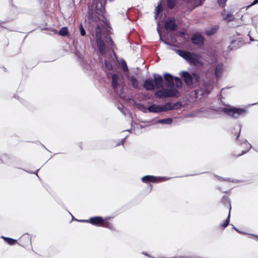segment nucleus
<instances>
[{
	"label": "nucleus",
	"instance_id": "obj_23",
	"mask_svg": "<svg viewBox=\"0 0 258 258\" xmlns=\"http://www.w3.org/2000/svg\"><path fill=\"white\" fill-rule=\"evenodd\" d=\"M161 112L174 109V107H173L172 104L170 102L166 103L164 105H161Z\"/></svg>",
	"mask_w": 258,
	"mask_h": 258
},
{
	"label": "nucleus",
	"instance_id": "obj_17",
	"mask_svg": "<svg viewBox=\"0 0 258 258\" xmlns=\"http://www.w3.org/2000/svg\"><path fill=\"white\" fill-rule=\"evenodd\" d=\"M20 241L23 243L21 245L24 247L26 245L31 243V238L30 235L26 233L20 238Z\"/></svg>",
	"mask_w": 258,
	"mask_h": 258
},
{
	"label": "nucleus",
	"instance_id": "obj_53",
	"mask_svg": "<svg viewBox=\"0 0 258 258\" xmlns=\"http://www.w3.org/2000/svg\"><path fill=\"white\" fill-rule=\"evenodd\" d=\"M249 39H250V41H257L258 40H255L252 37H251L250 36H249Z\"/></svg>",
	"mask_w": 258,
	"mask_h": 258
},
{
	"label": "nucleus",
	"instance_id": "obj_47",
	"mask_svg": "<svg viewBox=\"0 0 258 258\" xmlns=\"http://www.w3.org/2000/svg\"><path fill=\"white\" fill-rule=\"evenodd\" d=\"M181 81L180 79L177 77H173V81L174 82H178V81Z\"/></svg>",
	"mask_w": 258,
	"mask_h": 258
},
{
	"label": "nucleus",
	"instance_id": "obj_32",
	"mask_svg": "<svg viewBox=\"0 0 258 258\" xmlns=\"http://www.w3.org/2000/svg\"><path fill=\"white\" fill-rule=\"evenodd\" d=\"M217 28L214 27L211 29H208L206 31V34L208 36H211L214 35L217 31Z\"/></svg>",
	"mask_w": 258,
	"mask_h": 258
},
{
	"label": "nucleus",
	"instance_id": "obj_22",
	"mask_svg": "<svg viewBox=\"0 0 258 258\" xmlns=\"http://www.w3.org/2000/svg\"><path fill=\"white\" fill-rule=\"evenodd\" d=\"M112 79V86L114 89H115L118 85V76L113 74L111 76Z\"/></svg>",
	"mask_w": 258,
	"mask_h": 258
},
{
	"label": "nucleus",
	"instance_id": "obj_1",
	"mask_svg": "<svg viewBox=\"0 0 258 258\" xmlns=\"http://www.w3.org/2000/svg\"><path fill=\"white\" fill-rule=\"evenodd\" d=\"M106 2V0H93L92 5L89 7L88 19L93 22L97 19L103 21Z\"/></svg>",
	"mask_w": 258,
	"mask_h": 258
},
{
	"label": "nucleus",
	"instance_id": "obj_37",
	"mask_svg": "<svg viewBox=\"0 0 258 258\" xmlns=\"http://www.w3.org/2000/svg\"><path fill=\"white\" fill-rule=\"evenodd\" d=\"M101 226H102L103 227L109 228L110 229H111L113 227L111 224H110V223H109L108 222H105L104 221V223L102 224Z\"/></svg>",
	"mask_w": 258,
	"mask_h": 258
},
{
	"label": "nucleus",
	"instance_id": "obj_4",
	"mask_svg": "<svg viewBox=\"0 0 258 258\" xmlns=\"http://www.w3.org/2000/svg\"><path fill=\"white\" fill-rule=\"evenodd\" d=\"M101 28L99 26H97L95 29L96 35V42L98 51L101 55L105 54V47L108 44H109V41L108 40V43L106 42L107 37H111L110 36H107L104 39H102L101 34Z\"/></svg>",
	"mask_w": 258,
	"mask_h": 258
},
{
	"label": "nucleus",
	"instance_id": "obj_8",
	"mask_svg": "<svg viewBox=\"0 0 258 258\" xmlns=\"http://www.w3.org/2000/svg\"><path fill=\"white\" fill-rule=\"evenodd\" d=\"M225 67L223 62L218 63L214 68V75L216 81H218L222 76Z\"/></svg>",
	"mask_w": 258,
	"mask_h": 258
},
{
	"label": "nucleus",
	"instance_id": "obj_54",
	"mask_svg": "<svg viewBox=\"0 0 258 258\" xmlns=\"http://www.w3.org/2000/svg\"><path fill=\"white\" fill-rule=\"evenodd\" d=\"M234 228L236 231H238V229L236 227H234Z\"/></svg>",
	"mask_w": 258,
	"mask_h": 258
},
{
	"label": "nucleus",
	"instance_id": "obj_55",
	"mask_svg": "<svg viewBox=\"0 0 258 258\" xmlns=\"http://www.w3.org/2000/svg\"><path fill=\"white\" fill-rule=\"evenodd\" d=\"M255 104H258V103H255Z\"/></svg>",
	"mask_w": 258,
	"mask_h": 258
},
{
	"label": "nucleus",
	"instance_id": "obj_35",
	"mask_svg": "<svg viewBox=\"0 0 258 258\" xmlns=\"http://www.w3.org/2000/svg\"><path fill=\"white\" fill-rule=\"evenodd\" d=\"M162 11V6H161V4H159L157 7H156V9H155V18L156 19L158 15L159 14V13L161 12V11Z\"/></svg>",
	"mask_w": 258,
	"mask_h": 258
},
{
	"label": "nucleus",
	"instance_id": "obj_46",
	"mask_svg": "<svg viewBox=\"0 0 258 258\" xmlns=\"http://www.w3.org/2000/svg\"><path fill=\"white\" fill-rule=\"evenodd\" d=\"M142 253L143 254V255H145L146 256H147L148 257H153V258H155L154 257H153L151 255H150L149 254H148L147 252H142Z\"/></svg>",
	"mask_w": 258,
	"mask_h": 258
},
{
	"label": "nucleus",
	"instance_id": "obj_11",
	"mask_svg": "<svg viewBox=\"0 0 258 258\" xmlns=\"http://www.w3.org/2000/svg\"><path fill=\"white\" fill-rule=\"evenodd\" d=\"M154 83L156 89H160L163 87L164 80L162 77L157 74H153Z\"/></svg>",
	"mask_w": 258,
	"mask_h": 258
},
{
	"label": "nucleus",
	"instance_id": "obj_2",
	"mask_svg": "<svg viewBox=\"0 0 258 258\" xmlns=\"http://www.w3.org/2000/svg\"><path fill=\"white\" fill-rule=\"evenodd\" d=\"M109 41L105 47V54L102 55L106 57L104 61V65L106 69L109 71L113 70V66L116 64L117 61V57L114 51V44L111 37H107L106 42Z\"/></svg>",
	"mask_w": 258,
	"mask_h": 258
},
{
	"label": "nucleus",
	"instance_id": "obj_45",
	"mask_svg": "<svg viewBox=\"0 0 258 258\" xmlns=\"http://www.w3.org/2000/svg\"><path fill=\"white\" fill-rule=\"evenodd\" d=\"M251 237L258 241V235L255 234H250Z\"/></svg>",
	"mask_w": 258,
	"mask_h": 258
},
{
	"label": "nucleus",
	"instance_id": "obj_12",
	"mask_svg": "<svg viewBox=\"0 0 258 258\" xmlns=\"http://www.w3.org/2000/svg\"><path fill=\"white\" fill-rule=\"evenodd\" d=\"M104 223V219L101 216H96L91 217L89 219V223L96 226H101L102 224Z\"/></svg>",
	"mask_w": 258,
	"mask_h": 258
},
{
	"label": "nucleus",
	"instance_id": "obj_20",
	"mask_svg": "<svg viewBox=\"0 0 258 258\" xmlns=\"http://www.w3.org/2000/svg\"><path fill=\"white\" fill-rule=\"evenodd\" d=\"M161 105L153 104L149 106L148 110L149 112L159 113L161 112Z\"/></svg>",
	"mask_w": 258,
	"mask_h": 258
},
{
	"label": "nucleus",
	"instance_id": "obj_49",
	"mask_svg": "<svg viewBox=\"0 0 258 258\" xmlns=\"http://www.w3.org/2000/svg\"><path fill=\"white\" fill-rule=\"evenodd\" d=\"M237 232H239V233H242V234H247V233H245V232H242V231H239V230H238V231H237ZM248 234L249 235V237H250V238H252L251 237L250 235V234Z\"/></svg>",
	"mask_w": 258,
	"mask_h": 258
},
{
	"label": "nucleus",
	"instance_id": "obj_41",
	"mask_svg": "<svg viewBox=\"0 0 258 258\" xmlns=\"http://www.w3.org/2000/svg\"><path fill=\"white\" fill-rule=\"evenodd\" d=\"M157 31H158V33H159V35L160 36V40L161 41H162L164 44H168V43L166 41H165V40H164L162 39V36H161V33L160 29L159 28H157Z\"/></svg>",
	"mask_w": 258,
	"mask_h": 258
},
{
	"label": "nucleus",
	"instance_id": "obj_38",
	"mask_svg": "<svg viewBox=\"0 0 258 258\" xmlns=\"http://www.w3.org/2000/svg\"><path fill=\"white\" fill-rule=\"evenodd\" d=\"M227 1V0H218L219 5L222 7H225Z\"/></svg>",
	"mask_w": 258,
	"mask_h": 258
},
{
	"label": "nucleus",
	"instance_id": "obj_40",
	"mask_svg": "<svg viewBox=\"0 0 258 258\" xmlns=\"http://www.w3.org/2000/svg\"><path fill=\"white\" fill-rule=\"evenodd\" d=\"M236 127L237 130L238 131V134H237V135L236 136V139H237L240 134L241 125V124H238L237 125V126H236Z\"/></svg>",
	"mask_w": 258,
	"mask_h": 258
},
{
	"label": "nucleus",
	"instance_id": "obj_31",
	"mask_svg": "<svg viewBox=\"0 0 258 258\" xmlns=\"http://www.w3.org/2000/svg\"><path fill=\"white\" fill-rule=\"evenodd\" d=\"M68 28L63 27L59 30L58 34L60 36H64L68 35Z\"/></svg>",
	"mask_w": 258,
	"mask_h": 258
},
{
	"label": "nucleus",
	"instance_id": "obj_42",
	"mask_svg": "<svg viewBox=\"0 0 258 258\" xmlns=\"http://www.w3.org/2000/svg\"><path fill=\"white\" fill-rule=\"evenodd\" d=\"M80 33L82 36H85L86 34L85 30L84 29L81 24L80 25Z\"/></svg>",
	"mask_w": 258,
	"mask_h": 258
},
{
	"label": "nucleus",
	"instance_id": "obj_27",
	"mask_svg": "<svg viewBox=\"0 0 258 258\" xmlns=\"http://www.w3.org/2000/svg\"><path fill=\"white\" fill-rule=\"evenodd\" d=\"M128 80L131 82L134 88H138L139 87V82L135 76H132L130 77Z\"/></svg>",
	"mask_w": 258,
	"mask_h": 258
},
{
	"label": "nucleus",
	"instance_id": "obj_3",
	"mask_svg": "<svg viewBox=\"0 0 258 258\" xmlns=\"http://www.w3.org/2000/svg\"><path fill=\"white\" fill-rule=\"evenodd\" d=\"M225 106H228L229 107H221L214 109V110L219 113L221 112H224L226 114L234 118H237L239 117L245 116L247 113L246 109L244 108H238L235 107H232L225 104Z\"/></svg>",
	"mask_w": 258,
	"mask_h": 258
},
{
	"label": "nucleus",
	"instance_id": "obj_10",
	"mask_svg": "<svg viewBox=\"0 0 258 258\" xmlns=\"http://www.w3.org/2000/svg\"><path fill=\"white\" fill-rule=\"evenodd\" d=\"M164 27L165 29L169 32L173 31L177 28L174 19L168 18L165 22Z\"/></svg>",
	"mask_w": 258,
	"mask_h": 258
},
{
	"label": "nucleus",
	"instance_id": "obj_50",
	"mask_svg": "<svg viewBox=\"0 0 258 258\" xmlns=\"http://www.w3.org/2000/svg\"><path fill=\"white\" fill-rule=\"evenodd\" d=\"M258 3V0H254L252 3L251 5H254Z\"/></svg>",
	"mask_w": 258,
	"mask_h": 258
},
{
	"label": "nucleus",
	"instance_id": "obj_6",
	"mask_svg": "<svg viewBox=\"0 0 258 258\" xmlns=\"http://www.w3.org/2000/svg\"><path fill=\"white\" fill-rule=\"evenodd\" d=\"M181 75L184 79V82L188 85H192L194 81L198 82L200 79L199 76L196 73L190 74L186 71H182Z\"/></svg>",
	"mask_w": 258,
	"mask_h": 258
},
{
	"label": "nucleus",
	"instance_id": "obj_13",
	"mask_svg": "<svg viewBox=\"0 0 258 258\" xmlns=\"http://www.w3.org/2000/svg\"><path fill=\"white\" fill-rule=\"evenodd\" d=\"M166 83V86L172 88L174 87L173 77L171 74L166 73L164 74V79Z\"/></svg>",
	"mask_w": 258,
	"mask_h": 258
},
{
	"label": "nucleus",
	"instance_id": "obj_33",
	"mask_svg": "<svg viewBox=\"0 0 258 258\" xmlns=\"http://www.w3.org/2000/svg\"><path fill=\"white\" fill-rule=\"evenodd\" d=\"M164 89L157 91L155 93V96L160 98L164 97Z\"/></svg>",
	"mask_w": 258,
	"mask_h": 258
},
{
	"label": "nucleus",
	"instance_id": "obj_24",
	"mask_svg": "<svg viewBox=\"0 0 258 258\" xmlns=\"http://www.w3.org/2000/svg\"><path fill=\"white\" fill-rule=\"evenodd\" d=\"M243 143L246 145V150H242L241 153L236 155V157H239L241 155L245 154L251 149V145L249 143L247 142V140H244L243 141Z\"/></svg>",
	"mask_w": 258,
	"mask_h": 258
},
{
	"label": "nucleus",
	"instance_id": "obj_29",
	"mask_svg": "<svg viewBox=\"0 0 258 258\" xmlns=\"http://www.w3.org/2000/svg\"><path fill=\"white\" fill-rule=\"evenodd\" d=\"M230 212H229L228 217L223 224L220 225V227L222 229H225L228 225L230 222Z\"/></svg>",
	"mask_w": 258,
	"mask_h": 258
},
{
	"label": "nucleus",
	"instance_id": "obj_52",
	"mask_svg": "<svg viewBox=\"0 0 258 258\" xmlns=\"http://www.w3.org/2000/svg\"><path fill=\"white\" fill-rule=\"evenodd\" d=\"M118 109H119V110H120L122 113H124V112L123 109L122 108H121V107H118Z\"/></svg>",
	"mask_w": 258,
	"mask_h": 258
},
{
	"label": "nucleus",
	"instance_id": "obj_7",
	"mask_svg": "<svg viewBox=\"0 0 258 258\" xmlns=\"http://www.w3.org/2000/svg\"><path fill=\"white\" fill-rule=\"evenodd\" d=\"M171 179L170 177H161L155 176L153 175H145L141 178L143 182L148 183L149 182L152 183H159L164 181L168 180Z\"/></svg>",
	"mask_w": 258,
	"mask_h": 258
},
{
	"label": "nucleus",
	"instance_id": "obj_16",
	"mask_svg": "<svg viewBox=\"0 0 258 258\" xmlns=\"http://www.w3.org/2000/svg\"><path fill=\"white\" fill-rule=\"evenodd\" d=\"M164 97H175L178 94V91L176 89H164Z\"/></svg>",
	"mask_w": 258,
	"mask_h": 258
},
{
	"label": "nucleus",
	"instance_id": "obj_51",
	"mask_svg": "<svg viewBox=\"0 0 258 258\" xmlns=\"http://www.w3.org/2000/svg\"><path fill=\"white\" fill-rule=\"evenodd\" d=\"M39 170V169H38V170H37L36 171H35V172H29V173H32V174H36V175L38 177V174H37V172H38V170Z\"/></svg>",
	"mask_w": 258,
	"mask_h": 258
},
{
	"label": "nucleus",
	"instance_id": "obj_18",
	"mask_svg": "<svg viewBox=\"0 0 258 258\" xmlns=\"http://www.w3.org/2000/svg\"><path fill=\"white\" fill-rule=\"evenodd\" d=\"M222 16L223 20L226 22H230L234 21L235 18L231 13H227L226 10L222 13Z\"/></svg>",
	"mask_w": 258,
	"mask_h": 258
},
{
	"label": "nucleus",
	"instance_id": "obj_30",
	"mask_svg": "<svg viewBox=\"0 0 258 258\" xmlns=\"http://www.w3.org/2000/svg\"><path fill=\"white\" fill-rule=\"evenodd\" d=\"M167 7L170 9H172L176 4V0H166Z\"/></svg>",
	"mask_w": 258,
	"mask_h": 258
},
{
	"label": "nucleus",
	"instance_id": "obj_5",
	"mask_svg": "<svg viewBox=\"0 0 258 258\" xmlns=\"http://www.w3.org/2000/svg\"><path fill=\"white\" fill-rule=\"evenodd\" d=\"M176 53L180 56L187 61L189 63L197 64L199 63V57L194 53H191L182 49H177Z\"/></svg>",
	"mask_w": 258,
	"mask_h": 258
},
{
	"label": "nucleus",
	"instance_id": "obj_14",
	"mask_svg": "<svg viewBox=\"0 0 258 258\" xmlns=\"http://www.w3.org/2000/svg\"><path fill=\"white\" fill-rule=\"evenodd\" d=\"M143 86L147 91L153 90L156 88L152 78L146 79L144 81Z\"/></svg>",
	"mask_w": 258,
	"mask_h": 258
},
{
	"label": "nucleus",
	"instance_id": "obj_26",
	"mask_svg": "<svg viewBox=\"0 0 258 258\" xmlns=\"http://www.w3.org/2000/svg\"><path fill=\"white\" fill-rule=\"evenodd\" d=\"M172 121L173 119L170 117H168L167 118L159 119L157 120V122L161 124H170Z\"/></svg>",
	"mask_w": 258,
	"mask_h": 258
},
{
	"label": "nucleus",
	"instance_id": "obj_43",
	"mask_svg": "<svg viewBox=\"0 0 258 258\" xmlns=\"http://www.w3.org/2000/svg\"><path fill=\"white\" fill-rule=\"evenodd\" d=\"M182 84V82L181 81H180L176 82L174 83V86H175L176 88H179L181 87Z\"/></svg>",
	"mask_w": 258,
	"mask_h": 258
},
{
	"label": "nucleus",
	"instance_id": "obj_21",
	"mask_svg": "<svg viewBox=\"0 0 258 258\" xmlns=\"http://www.w3.org/2000/svg\"><path fill=\"white\" fill-rule=\"evenodd\" d=\"M214 176L217 178V180L219 181H229L231 182H234L236 183L238 182V181L236 179H233L231 178H224L223 177L214 175Z\"/></svg>",
	"mask_w": 258,
	"mask_h": 258
},
{
	"label": "nucleus",
	"instance_id": "obj_25",
	"mask_svg": "<svg viewBox=\"0 0 258 258\" xmlns=\"http://www.w3.org/2000/svg\"><path fill=\"white\" fill-rule=\"evenodd\" d=\"M1 238L3 239L7 243L11 245H14L17 243V240L13 239L12 238L5 237L4 236H1Z\"/></svg>",
	"mask_w": 258,
	"mask_h": 258
},
{
	"label": "nucleus",
	"instance_id": "obj_19",
	"mask_svg": "<svg viewBox=\"0 0 258 258\" xmlns=\"http://www.w3.org/2000/svg\"><path fill=\"white\" fill-rule=\"evenodd\" d=\"M242 43L240 40H233L228 46L229 49L232 50L240 48L242 45Z\"/></svg>",
	"mask_w": 258,
	"mask_h": 258
},
{
	"label": "nucleus",
	"instance_id": "obj_48",
	"mask_svg": "<svg viewBox=\"0 0 258 258\" xmlns=\"http://www.w3.org/2000/svg\"><path fill=\"white\" fill-rule=\"evenodd\" d=\"M78 221H80L81 222H85V223H89V219L88 220H77Z\"/></svg>",
	"mask_w": 258,
	"mask_h": 258
},
{
	"label": "nucleus",
	"instance_id": "obj_44",
	"mask_svg": "<svg viewBox=\"0 0 258 258\" xmlns=\"http://www.w3.org/2000/svg\"><path fill=\"white\" fill-rule=\"evenodd\" d=\"M127 136H126L125 138H124L123 139H122L121 140V141L119 143H118V144H117V146H119V145H123L124 142V141H125V140L126 138H127Z\"/></svg>",
	"mask_w": 258,
	"mask_h": 258
},
{
	"label": "nucleus",
	"instance_id": "obj_36",
	"mask_svg": "<svg viewBox=\"0 0 258 258\" xmlns=\"http://www.w3.org/2000/svg\"><path fill=\"white\" fill-rule=\"evenodd\" d=\"M120 64H121L122 68L124 71H127L128 70V68H127L126 63L123 59H122L121 60Z\"/></svg>",
	"mask_w": 258,
	"mask_h": 258
},
{
	"label": "nucleus",
	"instance_id": "obj_28",
	"mask_svg": "<svg viewBox=\"0 0 258 258\" xmlns=\"http://www.w3.org/2000/svg\"><path fill=\"white\" fill-rule=\"evenodd\" d=\"M221 202L223 203L224 205H229V211L230 212L231 206L230 204V200L228 196H224L221 200Z\"/></svg>",
	"mask_w": 258,
	"mask_h": 258
},
{
	"label": "nucleus",
	"instance_id": "obj_9",
	"mask_svg": "<svg viewBox=\"0 0 258 258\" xmlns=\"http://www.w3.org/2000/svg\"><path fill=\"white\" fill-rule=\"evenodd\" d=\"M214 88V83L212 81H209L204 83L202 88L200 90L202 96L208 95Z\"/></svg>",
	"mask_w": 258,
	"mask_h": 258
},
{
	"label": "nucleus",
	"instance_id": "obj_15",
	"mask_svg": "<svg viewBox=\"0 0 258 258\" xmlns=\"http://www.w3.org/2000/svg\"><path fill=\"white\" fill-rule=\"evenodd\" d=\"M192 42L199 46H202L204 44V38L199 35H195L191 38Z\"/></svg>",
	"mask_w": 258,
	"mask_h": 258
},
{
	"label": "nucleus",
	"instance_id": "obj_39",
	"mask_svg": "<svg viewBox=\"0 0 258 258\" xmlns=\"http://www.w3.org/2000/svg\"><path fill=\"white\" fill-rule=\"evenodd\" d=\"M173 107H174V109L178 108L182 106V104L181 102H177L172 104Z\"/></svg>",
	"mask_w": 258,
	"mask_h": 258
},
{
	"label": "nucleus",
	"instance_id": "obj_34",
	"mask_svg": "<svg viewBox=\"0 0 258 258\" xmlns=\"http://www.w3.org/2000/svg\"><path fill=\"white\" fill-rule=\"evenodd\" d=\"M9 159V156L7 154H3L0 155V163H4Z\"/></svg>",
	"mask_w": 258,
	"mask_h": 258
}]
</instances>
